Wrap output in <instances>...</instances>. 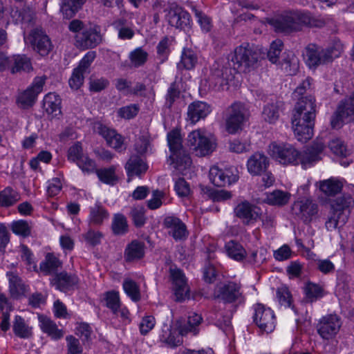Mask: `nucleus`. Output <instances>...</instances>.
I'll return each instance as SVG.
<instances>
[{"label": "nucleus", "instance_id": "obj_1", "mask_svg": "<svg viewBox=\"0 0 354 354\" xmlns=\"http://www.w3.org/2000/svg\"><path fill=\"white\" fill-rule=\"evenodd\" d=\"M259 59L258 48L253 44L243 43L234 50L231 58L233 68L224 65L220 66L218 64L213 65L210 80L215 86L222 87L227 85L228 81L232 80L235 71L249 72L257 66Z\"/></svg>", "mask_w": 354, "mask_h": 354}, {"label": "nucleus", "instance_id": "obj_2", "mask_svg": "<svg viewBox=\"0 0 354 354\" xmlns=\"http://www.w3.org/2000/svg\"><path fill=\"white\" fill-rule=\"evenodd\" d=\"M276 32L290 33L299 31L303 26L322 28L326 25L322 18L312 16L310 12L302 10H288L276 16L269 21Z\"/></svg>", "mask_w": 354, "mask_h": 354}, {"label": "nucleus", "instance_id": "obj_3", "mask_svg": "<svg viewBox=\"0 0 354 354\" xmlns=\"http://www.w3.org/2000/svg\"><path fill=\"white\" fill-rule=\"evenodd\" d=\"M342 48L340 44H337L335 47L324 49L315 44H310L305 49L306 64L310 67H316L332 62L335 57L339 56Z\"/></svg>", "mask_w": 354, "mask_h": 354}, {"label": "nucleus", "instance_id": "obj_4", "mask_svg": "<svg viewBox=\"0 0 354 354\" xmlns=\"http://www.w3.org/2000/svg\"><path fill=\"white\" fill-rule=\"evenodd\" d=\"M226 129L230 133H235L248 120L249 113L245 105L241 102L233 103L226 110Z\"/></svg>", "mask_w": 354, "mask_h": 354}, {"label": "nucleus", "instance_id": "obj_5", "mask_svg": "<svg viewBox=\"0 0 354 354\" xmlns=\"http://www.w3.org/2000/svg\"><path fill=\"white\" fill-rule=\"evenodd\" d=\"M354 122V92L338 104L330 118L333 129H340L346 122Z\"/></svg>", "mask_w": 354, "mask_h": 354}, {"label": "nucleus", "instance_id": "obj_6", "mask_svg": "<svg viewBox=\"0 0 354 354\" xmlns=\"http://www.w3.org/2000/svg\"><path fill=\"white\" fill-rule=\"evenodd\" d=\"M269 153L273 159L282 165H297L299 151L290 144L272 142Z\"/></svg>", "mask_w": 354, "mask_h": 354}, {"label": "nucleus", "instance_id": "obj_7", "mask_svg": "<svg viewBox=\"0 0 354 354\" xmlns=\"http://www.w3.org/2000/svg\"><path fill=\"white\" fill-rule=\"evenodd\" d=\"M214 297L229 304L235 302L240 304L244 301L241 286L234 281L217 284L214 289Z\"/></svg>", "mask_w": 354, "mask_h": 354}, {"label": "nucleus", "instance_id": "obj_8", "mask_svg": "<svg viewBox=\"0 0 354 354\" xmlns=\"http://www.w3.org/2000/svg\"><path fill=\"white\" fill-rule=\"evenodd\" d=\"M187 143L198 156L209 155L215 148L214 143L201 129L192 131L188 135Z\"/></svg>", "mask_w": 354, "mask_h": 354}, {"label": "nucleus", "instance_id": "obj_9", "mask_svg": "<svg viewBox=\"0 0 354 354\" xmlns=\"http://www.w3.org/2000/svg\"><path fill=\"white\" fill-rule=\"evenodd\" d=\"M342 324L340 317L336 314H329L319 319L316 325V330L323 339L329 340L338 334Z\"/></svg>", "mask_w": 354, "mask_h": 354}, {"label": "nucleus", "instance_id": "obj_10", "mask_svg": "<svg viewBox=\"0 0 354 354\" xmlns=\"http://www.w3.org/2000/svg\"><path fill=\"white\" fill-rule=\"evenodd\" d=\"M46 80V75L35 77L31 85L19 95L17 103L21 108L27 109L35 104L38 95L43 91Z\"/></svg>", "mask_w": 354, "mask_h": 354}, {"label": "nucleus", "instance_id": "obj_11", "mask_svg": "<svg viewBox=\"0 0 354 354\" xmlns=\"http://www.w3.org/2000/svg\"><path fill=\"white\" fill-rule=\"evenodd\" d=\"M316 118L315 99L312 95L301 97L296 103L292 120L315 122Z\"/></svg>", "mask_w": 354, "mask_h": 354}, {"label": "nucleus", "instance_id": "obj_12", "mask_svg": "<svg viewBox=\"0 0 354 354\" xmlns=\"http://www.w3.org/2000/svg\"><path fill=\"white\" fill-rule=\"evenodd\" d=\"M75 41L77 48L85 50L98 46L102 41V37L99 27L91 26L76 34Z\"/></svg>", "mask_w": 354, "mask_h": 354}, {"label": "nucleus", "instance_id": "obj_13", "mask_svg": "<svg viewBox=\"0 0 354 354\" xmlns=\"http://www.w3.org/2000/svg\"><path fill=\"white\" fill-rule=\"evenodd\" d=\"M254 309L253 320L259 328L267 333L272 332L275 328L274 312L261 304H256Z\"/></svg>", "mask_w": 354, "mask_h": 354}, {"label": "nucleus", "instance_id": "obj_14", "mask_svg": "<svg viewBox=\"0 0 354 354\" xmlns=\"http://www.w3.org/2000/svg\"><path fill=\"white\" fill-rule=\"evenodd\" d=\"M93 129L102 136L106 141L107 145L118 152L126 150L127 145L124 138L114 129H111L100 122H95Z\"/></svg>", "mask_w": 354, "mask_h": 354}, {"label": "nucleus", "instance_id": "obj_15", "mask_svg": "<svg viewBox=\"0 0 354 354\" xmlns=\"http://www.w3.org/2000/svg\"><path fill=\"white\" fill-rule=\"evenodd\" d=\"M173 291L176 301H183L189 297V288L184 273L178 268H170Z\"/></svg>", "mask_w": 354, "mask_h": 354}, {"label": "nucleus", "instance_id": "obj_16", "mask_svg": "<svg viewBox=\"0 0 354 354\" xmlns=\"http://www.w3.org/2000/svg\"><path fill=\"white\" fill-rule=\"evenodd\" d=\"M292 213L304 223H310L318 212V205L310 198H303L294 203Z\"/></svg>", "mask_w": 354, "mask_h": 354}, {"label": "nucleus", "instance_id": "obj_17", "mask_svg": "<svg viewBox=\"0 0 354 354\" xmlns=\"http://www.w3.org/2000/svg\"><path fill=\"white\" fill-rule=\"evenodd\" d=\"M209 177L216 187H225L236 183L239 179L236 169H220L217 166L211 167Z\"/></svg>", "mask_w": 354, "mask_h": 354}, {"label": "nucleus", "instance_id": "obj_18", "mask_svg": "<svg viewBox=\"0 0 354 354\" xmlns=\"http://www.w3.org/2000/svg\"><path fill=\"white\" fill-rule=\"evenodd\" d=\"M187 333V329L174 327L171 325L164 324L161 333L160 334V341L165 344L170 348H176L183 344L182 336Z\"/></svg>", "mask_w": 354, "mask_h": 354}, {"label": "nucleus", "instance_id": "obj_19", "mask_svg": "<svg viewBox=\"0 0 354 354\" xmlns=\"http://www.w3.org/2000/svg\"><path fill=\"white\" fill-rule=\"evenodd\" d=\"M351 203V197L344 196L337 198L330 205V212L341 227L348 221L351 214L349 207Z\"/></svg>", "mask_w": 354, "mask_h": 354}, {"label": "nucleus", "instance_id": "obj_20", "mask_svg": "<svg viewBox=\"0 0 354 354\" xmlns=\"http://www.w3.org/2000/svg\"><path fill=\"white\" fill-rule=\"evenodd\" d=\"M163 226L167 230V232L176 241L185 240L189 232L186 225L175 216H167L163 220Z\"/></svg>", "mask_w": 354, "mask_h": 354}, {"label": "nucleus", "instance_id": "obj_21", "mask_svg": "<svg viewBox=\"0 0 354 354\" xmlns=\"http://www.w3.org/2000/svg\"><path fill=\"white\" fill-rule=\"evenodd\" d=\"M167 11L166 19L169 25L179 29H185L190 24V15L181 7L171 5Z\"/></svg>", "mask_w": 354, "mask_h": 354}, {"label": "nucleus", "instance_id": "obj_22", "mask_svg": "<svg viewBox=\"0 0 354 354\" xmlns=\"http://www.w3.org/2000/svg\"><path fill=\"white\" fill-rule=\"evenodd\" d=\"M325 148L322 140H315L313 145L301 153H299L298 163L301 162L304 167L310 166L321 159V154Z\"/></svg>", "mask_w": 354, "mask_h": 354}, {"label": "nucleus", "instance_id": "obj_23", "mask_svg": "<svg viewBox=\"0 0 354 354\" xmlns=\"http://www.w3.org/2000/svg\"><path fill=\"white\" fill-rule=\"evenodd\" d=\"M29 37L34 50L40 55L46 56L51 51L53 48L51 41L42 30L38 28L32 30Z\"/></svg>", "mask_w": 354, "mask_h": 354}, {"label": "nucleus", "instance_id": "obj_24", "mask_svg": "<svg viewBox=\"0 0 354 354\" xmlns=\"http://www.w3.org/2000/svg\"><path fill=\"white\" fill-rule=\"evenodd\" d=\"M259 208L248 201L239 203L234 208L235 215L245 224L256 221L259 217Z\"/></svg>", "mask_w": 354, "mask_h": 354}, {"label": "nucleus", "instance_id": "obj_25", "mask_svg": "<svg viewBox=\"0 0 354 354\" xmlns=\"http://www.w3.org/2000/svg\"><path fill=\"white\" fill-rule=\"evenodd\" d=\"M269 165L268 158L262 153L257 152L247 161V169L252 176H259L264 173Z\"/></svg>", "mask_w": 354, "mask_h": 354}, {"label": "nucleus", "instance_id": "obj_26", "mask_svg": "<svg viewBox=\"0 0 354 354\" xmlns=\"http://www.w3.org/2000/svg\"><path fill=\"white\" fill-rule=\"evenodd\" d=\"M283 46V42L280 39L272 41L267 54L268 59L273 64H277V62L281 64L287 72H288V67H290L291 65H293L294 69H297V66L294 58L289 59L284 58L282 62H279V55L282 51Z\"/></svg>", "mask_w": 354, "mask_h": 354}, {"label": "nucleus", "instance_id": "obj_27", "mask_svg": "<svg viewBox=\"0 0 354 354\" xmlns=\"http://www.w3.org/2000/svg\"><path fill=\"white\" fill-rule=\"evenodd\" d=\"M211 111L210 106L206 102H194L188 106L187 119L192 124H196L199 120L205 119Z\"/></svg>", "mask_w": 354, "mask_h": 354}, {"label": "nucleus", "instance_id": "obj_28", "mask_svg": "<svg viewBox=\"0 0 354 354\" xmlns=\"http://www.w3.org/2000/svg\"><path fill=\"white\" fill-rule=\"evenodd\" d=\"M294 133L297 139L306 142L313 136L315 122L308 120H292Z\"/></svg>", "mask_w": 354, "mask_h": 354}, {"label": "nucleus", "instance_id": "obj_29", "mask_svg": "<svg viewBox=\"0 0 354 354\" xmlns=\"http://www.w3.org/2000/svg\"><path fill=\"white\" fill-rule=\"evenodd\" d=\"M167 161L169 165L180 172H183L192 165L191 158L184 149L171 153Z\"/></svg>", "mask_w": 354, "mask_h": 354}, {"label": "nucleus", "instance_id": "obj_30", "mask_svg": "<svg viewBox=\"0 0 354 354\" xmlns=\"http://www.w3.org/2000/svg\"><path fill=\"white\" fill-rule=\"evenodd\" d=\"M62 100L59 96L55 93L46 94L43 100V109L52 118L59 115L61 111Z\"/></svg>", "mask_w": 354, "mask_h": 354}, {"label": "nucleus", "instance_id": "obj_31", "mask_svg": "<svg viewBox=\"0 0 354 354\" xmlns=\"http://www.w3.org/2000/svg\"><path fill=\"white\" fill-rule=\"evenodd\" d=\"M38 319L41 330L50 337L51 339L58 340L63 337L64 331L58 328L55 322L44 315H39Z\"/></svg>", "mask_w": 354, "mask_h": 354}, {"label": "nucleus", "instance_id": "obj_32", "mask_svg": "<svg viewBox=\"0 0 354 354\" xmlns=\"http://www.w3.org/2000/svg\"><path fill=\"white\" fill-rule=\"evenodd\" d=\"M78 278L75 274H68L66 272L56 274L51 279V283L61 291H67L76 285Z\"/></svg>", "mask_w": 354, "mask_h": 354}, {"label": "nucleus", "instance_id": "obj_33", "mask_svg": "<svg viewBox=\"0 0 354 354\" xmlns=\"http://www.w3.org/2000/svg\"><path fill=\"white\" fill-rule=\"evenodd\" d=\"M145 243L133 240L129 243L124 250V257L126 261L131 262L142 259L145 255Z\"/></svg>", "mask_w": 354, "mask_h": 354}, {"label": "nucleus", "instance_id": "obj_34", "mask_svg": "<svg viewBox=\"0 0 354 354\" xmlns=\"http://www.w3.org/2000/svg\"><path fill=\"white\" fill-rule=\"evenodd\" d=\"M125 169L128 176L130 177L145 174L148 169V166L140 156H132L126 163Z\"/></svg>", "mask_w": 354, "mask_h": 354}, {"label": "nucleus", "instance_id": "obj_35", "mask_svg": "<svg viewBox=\"0 0 354 354\" xmlns=\"http://www.w3.org/2000/svg\"><path fill=\"white\" fill-rule=\"evenodd\" d=\"M11 73H30L33 71V66L30 57L24 54L14 55L13 65Z\"/></svg>", "mask_w": 354, "mask_h": 354}, {"label": "nucleus", "instance_id": "obj_36", "mask_svg": "<svg viewBox=\"0 0 354 354\" xmlns=\"http://www.w3.org/2000/svg\"><path fill=\"white\" fill-rule=\"evenodd\" d=\"M227 256L232 259L243 262L247 258V252L243 245L236 241H230L225 245Z\"/></svg>", "mask_w": 354, "mask_h": 354}, {"label": "nucleus", "instance_id": "obj_37", "mask_svg": "<svg viewBox=\"0 0 354 354\" xmlns=\"http://www.w3.org/2000/svg\"><path fill=\"white\" fill-rule=\"evenodd\" d=\"M290 198V194L288 192L276 189L266 193L263 201L270 205L282 206L288 203Z\"/></svg>", "mask_w": 354, "mask_h": 354}, {"label": "nucleus", "instance_id": "obj_38", "mask_svg": "<svg viewBox=\"0 0 354 354\" xmlns=\"http://www.w3.org/2000/svg\"><path fill=\"white\" fill-rule=\"evenodd\" d=\"M10 15L16 24H29L34 19L35 12L28 6L22 8H12Z\"/></svg>", "mask_w": 354, "mask_h": 354}, {"label": "nucleus", "instance_id": "obj_39", "mask_svg": "<svg viewBox=\"0 0 354 354\" xmlns=\"http://www.w3.org/2000/svg\"><path fill=\"white\" fill-rule=\"evenodd\" d=\"M62 263L53 254L48 253L45 260L40 263L39 270L45 275H50L57 272L61 267Z\"/></svg>", "mask_w": 354, "mask_h": 354}, {"label": "nucleus", "instance_id": "obj_40", "mask_svg": "<svg viewBox=\"0 0 354 354\" xmlns=\"http://www.w3.org/2000/svg\"><path fill=\"white\" fill-rule=\"evenodd\" d=\"M86 0H63L61 12L66 19L72 18Z\"/></svg>", "mask_w": 354, "mask_h": 354}, {"label": "nucleus", "instance_id": "obj_41", "mask_svg": "<svg viewBox=\"0 0 354 354\" xmlns=\"http://www.w3.org/2000/svg\"><path fill=\"white\" fill-rule=\"evenodd\" d=\"M342 187V183L334 178L321 181L319 185L320 190L327 196H335L339 193Z\"/></svg>", "mask_w": 354, "mask_h": 354}, {"label": "nucleus", "instance_id": "obj_42", "mask_svg": "<svg viewBox=\"0 0 354 354\" xmlns=\"http://www.w3.org/2000/svg\"><path fill=\"white\" fill-rule=\"evenodd\" d=\"M20 198L19 194L10 187L0 192V206L8 207L15 204Z\"/></svg>", "mask_w": 354, "mask_h": 354}, {"label": "nucleus", "instance_id": "obj_43", "mask_svg": "<svg viewBox=\"0 0 354 354\" xmlns=\"http://www.w3.org/2000/svg\"><path fill=\"white\" fill-rule=\"evenodd\" d=\"M109 217L108 212L103 206L100 204H95L90 209V222L96 225L102 224L104 220L107 219Z\"/></svg>", "mask_w": 354, "mask_h": 354}, {"label": "nucleus", "instance_id": "obj_44", "mask_svg": "<svg viewBox=\"0 0 354 354\" xmlns=\"http://www.w3.org/2000/svg\"><path fill=\"white\" fill-rule=\"evenodd\" d=\"M111 229L115 235H124L129 230L127 218L122 214H115L113 217Z\"/></svg>", "mask_w": 354, "mask_h": 354}, {"label": "nucleus", "instance_id": "obj_45", "mask_svg": "<svg viewBox=\"0 0 354 354\" xmlns=\"http://www.w3.org/2000/svg\"><path fill=\"white\" fill-rule=\"evenodd\" d=\"M12 329L15 334L21 338H28L32 335L31 328L26 324L21 316H15Z\"/></svg>", "mask_w": 354, "mask_h": 354}, {"label": "nucleus", "instance_id": "obj_46", "mask_svg": "<svg viewBox=\"0 0 354 354\" xmlns=\"http://www.w3.org/2000/svg\"><path fill=\"white\" fill-rule=\"evenodd\" d=\"M197 63L198 56L196 53L191 49H184L182 52L181 60L178 64V67L191 70L195 67Z\"/></svg>", "mask_w": 354, "mask_h": 354}, {"label": "nucleus", "instance_id": "obj_47", "mask_svg": "<svg viewBox=\"0 0 354 354\" xmlns=\"http://www.w3.org/2000/svg\"><path fill=\"white\" fill-rule=\"evenodd\" d=\"M304 292L306 299L310 302H313L324 296L323 288L312 282L306 283L304 288Z\"/></svg>", "mask_w": 354, "mask_h": 354}, {"label": "nucleus", "instance_id": "obj_48", "mask_svg": "<svg viewBox=\"0 0 354 354\" xmlns=\"http://www.w3.org/2000/svg\"><path fill=\"white\" fill-rule=\"evenodd\" d=\"M328 147L332 153L337 156L346 157L351 153V150L344 142L339 138L331 140L328 143Z\"/></svg>", "mask_w": 354, "mask_h": 354}, {"label": "nucleus", "instance_id": "obj_49", "mask_svg": "<svg viewBox=\"0 0 354 354\" xmlns=\"http://www.w3.org/2000/svg\"><path fill=\"white\" fill-rule=\"evenodd\" d=\"M262 115L266 121L274 123L279 117V102H271L266 104L263 107Z\"/></svg>", "mask_w": 354, "mask_h": 354}, {"label": "nucleus", "instance_id": "obj_50", "mask_svg": "<svg viewBox=\"0 0 354 354\" xmlns=\"http://www.w3.org/2000/svg\"><path fill=\"white\" fill-rule=\"evenodd\" d=\"M125 293L133 301H138L140 299V288L138 283L130 279H126L122 283Z\"/></svg>", "mask_w": 354, "mask_h": 354}, {"label": "nucleus", "instance_id": "obj_51", "mask_svg": "<svg viewBox=\"0 0 354 354\" xmlns=\"http://www.w3.org/2000/svg\"><path fill=\"white\" fill-rule=\"evenodd\" d=\"M9 289L11 297L14 299H19L25 292V286L21 280L15 275H12L9 279Z\"/></svg>", "mask_w": 354, "mask_h": 354}, {"label": "nucleus", "instance_id": "obj_52", "mask_svg": "<svg viewBox=\"0 0 354 354\" xmlns=\"http://www.w3.org/2000/svg\"><path fill=\"white\" fill-rule=\"evenodd\" d=\"M115 167L111 166L109 168H104L98 169L97 171V175L100 180L104 183L113 185L116 184L118 180V178L116 176Z\"/></svg>", "mask_w": 354, "mask_h": 354}, {"label": "nucleus", "instance_id": "obj_53", "mask_svg": "<svg viewBox=\"0 0 354 354\" xmlns=\"http://www.w3.org/2000/svg\"><path fill=\"white\" fill-rule=\"evenodd\" d=\"M148 57V53L141 48H137L130 53L129 59L132 66L138 68L145 64Z\"/></svg>", "mask_w": 354, "mask_h": 354}, {"label": "nucleus", "instance_id": "obj_54", "mask_svg": "<svg viewBox=\"0 0 354 354\" xmlns=\"http://www.w3.org/2000/svg\"><path fill=\"white\" fill-rule=\"evenodd\" d=\"M167 142L171 153L184 149L180 133L176 130H173L168 133Z\"/></svg>", "mask_w": 354, "mask_h": 354}, {"label": "nucleus", "instance_id": "obj_55", "mask_svg": "<svg viewBox=\"0 0 354 354\" xmlns=\"http://www.w3.org/2000/svg\"><path fill=\"white\" fill-rule=\"evenodd\" d=\"M139 111L140 106L138 104H131L120 108L117 111V114L121 118L131 120L138 115Z\"/></svg>", "mask_w": 354, "mask_h": 354}, {"label": "nucleus", "instance_id": "obj_56", "mask_svg": "<svg viewBox=\"0 0 354 354\" xmlns=\"http://www.w3.org/2000/svg\"><path fill=\"white\" fill-rule=\"evenodd\" d=\"M106 306L110 308L113 313H117L120 307V297L118 292L110 291L105 295Z\"/></svg>", "mask_w": 354, "mask_h": 354}, {"label": "nucleus", "instance_id": "obj_57", "mask_svg": "<svg viewBox=\"0 0 354 354\" xmlns=\"http://www.w3.org/2000/svg\"><path fill=\"white\" fill-rule=\"evenodd\" d=\"M192 11L194 12L197 21L201 25V28L205 32H209L212 28V20L205 13L198 10L196 7H192Z\"/></svg>", "mask_w": 354, "mask_h": 354}, {"label": "nucleus", "instance_id": "obj_58", "mask_svg": "<svg viewBox=\"0 0 354 354\" xmlns=\"http://www.w3.org/2000/svg\"><path fill=\"white\" fill-rule=\"evenodd\" d=\"M67 354H82L83 348L80 340L73 335L66 337Z\"/></svg>", "mask_w": 354, "mask_h": 354}, {"label": "nucleus", "instance_id": "obj_59", "mask_svg": "<svg viewBox=\"0 0 354 354\" xmlns=\"http://www.w3.org/2000/svg\"><path fill=\"white\" fill-rule=\"evenodd\" d=\"M131 216L137 227H142L146 222L145 209L142 207H133L131 211Z\"/></svg>", "mask_w": 354, "mask_h": 354}, {"label": "nucleus", "instance_id": "obj_60", "mask_svg": "<svg viewBox=\"0 0 354 354\" xmlns=\"http://www.w3.org/2000/svg\"><path fill=\"white\" fill-rule=\"evenodd\" d=\"M21 259L25 261L27 269L29 270H37V266L33 259V254L25 245H21Z\"/></svg>", "mask_w": 354, "mask_h": 354}, {"label": "nucleus", "instance_id": "obj_61", "mask_svg": "<svg viewBox=\"0 0 354 354\" xmlns=\"http://www.w3.org/2000/svg\"><path fill=\"white\" fill-rule=\"evenodd\" d=\"M95 57L96 53L95 51H88L80 60L78 66L75 68L84 74L88 72V68Z\"/></svg>", "mask_w": 354, "mask_h": 354}, {"label": "nucleus", "instance_id": "obj_62", "mask_svg": "<svg viewBox=\"0 0 354 354\" xmlns=\"http://www.w3.org/2000/svg\"><path fill=\"white\" fill-rule=\"evenodd\" d=\"M202 319L203 318L200 315L194 313L188 317L187 324L180 327L181 328L187 329V333L192 332L196 335L198 333L196 327L201 324Z\"/></svg>", "mask_w": 354, "mask_h": 354}, {"label": "nucleus", "instance_id": "obj_63", "mask_svg": "<svg viewBox=\"0 0 354 354\" xmlns=\"http://www.w3.org/2000/svg\"><path fill=\"white\" fill-rule=\"evenodd\" d=\"M124 21L121 19L114 24L118 30V37L121 39H130L133 37L134 32L131 28L124 26Z\"/></svg>", "mask_w": 354, "mask_h": 354}, {"label": "nucleus", "instance_id": "obj_64", "mask_svg": "<svg viewBox=\"0 0 354 354\" xmlns=\"http://www.w3.org/2000/svg\"><path fill=\"white\" fill-rule=\"evenodd\" d=\"M277 297L279 304L285 307H290L291 305V295L286 286H281L277 290Z\"/></svg>", "mask_w": 354, "mask_h": 354}]
</instances>
